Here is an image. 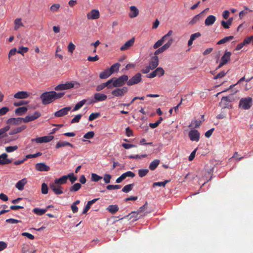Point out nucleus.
<instances>
[{
  "mask_svg": "<svg viewBox=\"0 0 253 253\" xmlns=\"http://www.w3.org/2000/svg\"><path fill=\"white\" fill-rule=\"evenodd\" d=\"M215 21L216 17L212 15H210L205 19V24L207 26H211L214 24Z\"/></svg>",
  "mask_w": 253,
  "mask_h": 253,
  "instance_id": "4be33fe9",
  "label": "nucleus"
},
{
  "mask_svg": "<svg viewBox=\"0 0 253 253\" xmlns=\"http://www.w3.org/2000/svg\"><path fill=\"white\" fill-rule=\"evenodd\" d=\"M114 83L113 86L114 87H119L124 85L126 82H127L128 77L127 75H124L118 78H114Z\"/></svg>",
  "mask_w": 253,
  "mask_h": 253,
  "instance_id": "7ed1b4c3",
  "label": "nucleus"
},
{
  "mask_svg": "<svg viewBox=\"0 0 253 253\" xmlns=\"http://www.w3.org/2000/svg\"><path fill=\"white\" fill-rule=\"evenodd\" d=\"M53 93L55 100L61 98L65 94L64 92L57 93L54 91H53Z\"/></svg>",
  "mask_w": 253,
  "mask_h": 253,
  "instance_id": "69168bd1",
  "label": "nucleus"
},
{
  "mask_svg": "<svg viewBox=\"0 0 253 253\" xmlns=\"http://www.w3.org/2000/svg\"><path fill=\"white\" fill-rule=\"evenodd\" d=\"M65 146H70L72 148L74 147L73 145L70 143V142H68L67 141H59L56 144L55 148L59 149L60 147Z\"/></svg>",
  "mask_w": 253,
  "mask_h": 253,
  "instance_id": "b1692460",
  "label": "nucleus"
},
{
  "mask_svg": "<svg viewBox=\"0 0 253 253\" xmlns=\"http://www.w3.org/2000/svg\"><path fill=\"white\" fill-rule=\"evenodd\" d=\"M41 99L44 105L51 103L55 100L53 91L43 92L41 95Z\"/></svg>",
  "mask_w": 253,
  "mask_h": 253,
  "instance_id": "f257e3e1",
  "label": "nucleus"
},
{
  "mask_svg": "<svg viewBox=\"0 0 253 253\" xmlns=\"http://www.w3.org/2000/svg\"><path fill=\"white\" fill-rule=\"evenodd\" d=\"M33 212L39 215H41L43 214L46 211V209H42L40 208H35L33 209Z\"/></svg>",
  "mask_w": 253,
  "mask_h": 253,
  "instance_id": "ea45409f",
  "label": "nucleus"
},
{
  "mask_svg": "<svg viewBox=\"0 0 253 253\" xmlns=\"http://www.w3.org/2000/svg\"><path fill=\"white\" fill-rule=\"evenodd\" d=\"M201 124V121L194 120L191 122V124H190L188 126V127H192L193 126H194V127L197 128L200 126Z\"/></svg>",
  "mask_w": 253,
  "mask_h": 253,
  "instance_id": "79ce46f5",
  "label": "nucleus"
},
{
  "mask_svg": "<svg viewBox=\"0 0 253 253\" xmlns=\"http://www.w3.org/2000/svg\"><path fill=\"white\" fill-rule=\"evenodd\" d=\"M27 126L25 125L21 126L20 127H18L17 128H15L12 130H11L9 134V135H14L16 133H18L19 132H20L25 129L26 128Z\"/></svg>",
  "mask_w": 253,
  "mask_h": 253,
  "instance_id": "cd10ccee",
  "label": "nucleus"
},
{
  "mask_svg": "<svg viewBox=\"0 0 253 253\" xmlns=\"http://www.w3.org/2000/svg\"><path fill=\"white\" fill-rule=\"evenodd\" d=\"M9 109L7 107H3L0 109V116L5 115Z\"/></svg>",
  "mask_w": 253,
  "mask_h": 253,
  "instance_id": "0e129e2a",
  "label": "nucleus"
},
{
  "mask_svg": "<svg viewBox=\"0 0 253 253\" xmlns=\"http://www.w3.org/2000/svg\"><path fill=\"white\" fill-rule=\"evenodd\" d=\"M94 133L93 131H91L86 133L84 135V137L85 139H91L93 137Z\"/></svg>",
  "mask_w": 253,
  "mask_h": 253,
  "instance_id": "e2e57ef3",
  "label": "nucleus"
},
{
  "mask_svg": "<svg viewBox=\"0 0 253 253\" xmlns=\"http://www.w3.org/2000/svg\"><path fill=\"white\" fill-rule=\"evenodd\" d=\"M253 99L250 97L242 98L239 102V107L244 110H248L252 105Z\"/></svg>",
  "mask_w": 253,
  "mask_h": 253,
  "instance_id": "f03ea898",
  "label": "nucleus"
},
{
  "mask_svg": "<svg viewBox=\"0 0 253 253\" xmlns=\"http://www.w3.org/2000/svg\"><path fill=\"white\" fill-rule=\"evenodd\" d=\"M54 181L55 184H58L61 186V185L65 184L67 182V176L63 175L59 178H56Z\"/></svg>",
  "mask_w": 253,
  "mask_h": 253,
  "instance_id": "bb28decb",
  "label": "nucleus"
},
{
  "mask_svg": "<svg viewBox=\"0 0 253 253\" xmlns=\"http://www.w3.org/2000/svg\"><path fill=\"white\" fill-rule=\"evenodd\" d=\"M120 67V64L119 63H116L114 64L113 65L111 66V67L108 69L110 72L111 73V74H113L114 72H117Z\"/></svg>",
  "mask_w": 253,
  "mask_h": 253,
  "instance_id": "473e14b6",
  "label": "nucleus"
},
{
  "mask_svg": "<svg viewBox=\"0 0 253 253\" xmlns=\"http://www.w3.org/2000/svg\"><path fill=\"white\" fill-rule=\"evenodd\" d=\"M22 19L21 18H16L14 20V29L15 30H18L20 27L23 26V24L22 22Z\"/></svg>",
  "mask_w": 253,
  "mask_h": 253,
  "instance_id": "e433bc0d",
  "label": "nucleus"
},
{
  "mask_svg": "<svg viewBox=\"0 0 253 253\" xmlns=\"http://www.w3.org/2000/svg\"><path fill=\"white\" fill-rule=\"evenodd\" d=\"M173 42V39L170 38L165 44L161 47L158 48V49L155 51L154 55L158 56V54L163 53L167 50L171 46Z\"/></svg>",
  "mask_w": 253,
  "mask_h": 253,
  "instance_id": "20e7f679",
  "label": "nucleus"
},
{
  "mask_svg": "<svg viewBox=\"0 0 253 253\" xmlns=\"http://www.w3.org/2000/svg\"><path fill=\"white\" fill-rule=\"evenodd\" d=\"M141 75L140 73H137L129 80H127V84L132 85L140 83L141 81Z\"/></svg>",
  "mask_w": 253,
  "mask_h": 253,
  "instance_id": "6e6552de",
  "label": "nucleus"
},
{
  "mask_svg": "<svg viewBox=\"0 0 253 253\" xmlns=\"http://www.w3.org/2000/svg\"><path fill=\"white\" fill-rule=\"evenodd\" d=\"M107 97L106 95L100 93H95L94 94V98L95 102L104 101L107 99Z\"/></svg>",
  "mask_w": 253,
  "mask_h": 253,
  "instance_id": "412c9836",
  "label": "nucleus"
},
{
  "mask_svg": "<svg viewBox=\"0 0 253 253\" xmlns=\"http://www.w3.org/2000/svg\"><path fill=\"white\" fill-rule=\"evenodd\" d=\"M157 76L161 77L164 75L165 71L161 67H158L155 70Z\"/></svg>",
  "mask_w": 253,
  "mask_h": 253,
  "instance_id": "09e8293b",
  "label": "nucleus"
},
{
  "mask_svg": "<svg viewBox=\"0 0 253 253\" xmlns=\"http://www.w3.org/2000/svg\"><path fill=\"white\" fill-rule=\"evenodd\" d=\"M234 38V37L232 36H228V37H225L224 38L222 39L221 40H219L217 44H222L224 43H226L229 41L232 40Z\"/></svg>",
  "mask_w": 253,
  "mask_h": 253,
  "instance_id": "58836bf2",
  "label": "nucleus"
},
{
  "mask_svg": "<svg viewBox=\"0 0 253 253\" xmlns=\"http://www.w3.org/2000/svg\"><path fill=\"white\" fill-rule=\"evenodd\" d=\"M27 111V108L26 107H21L17 108L15 110V112L18 115H22L26 113Z\"/></svg>",
  "mask_w": 253,
  "mask_h": 253,
  "instance_id": "4c0bfd02",
  "label": "nucleus"
},
{
  "mask_svg": "<svg viewBox=\"0 0 253 253\" xmlns=\"http://www.w3.org/2000/svg\"><path fill=\"white\" fill-rule=\"evenodd\" d=\"M65 90L69 89L74 87L75 85H77V87L79 86V84L77 82H68L63 84Z\"/></svg>",
  "mask_w": 253,
  "mask_h": 253,
  "instance_id": "c85d7f7f",
  "label": "nucleus"
},
{
  "mask_svg": "<svg viewBox=\"0 0 253 253\" xmlns=\"http://www.w3.org/2000/svg\"><path fill=\"white\" fill-rule=\"evenodd\" d=\"M135 176V173L131 171H128L122 174L120 177L117 178L116 182L117 183H121L123 180L126 179V177H133Z\"/></svg>",
  "mask_w": 253,
  "mask_h": 253,
  "instance_id": "f8f14e48",
  "label": "nucleus"
},
{
  "mask_svg": "<svg viewBox=\"0 0 253 253\" xmlns=\"http://www.w3.org/2000/svg\"><path fill=\"white\" fill-rule=\"evenodd\" d=\"M107 210L111 213L114 214L119 210V207L117 205H112L109 206Z\"/></svg>",
  "mask_w": 253,
  "mask_h": 253,
  "instance_id": "f704fd0d",
  "label": "nucleus"
},
{
  "mask_svg": "<svg viewBox=\"0 0 253 253\" xmlns=\"http://www.w3.org/2000/svg\"><path fill=\"white\" fill-rule=\"evenodd\" d=\"M29 96V93L27 91H18L14 95L15 98L25 99Z\"/></svg>",
  "mask_w": 253,
  "mask_h": 253,
  "instance_id": "5701e85b",
  "label": "nucleus"
},
{
  "mask_svg": "<svg viewBox=\"0 0 253 253\" xmlns=\"http://www.w3.org/2000/svg\"><path fill=\"white\" fill-rule=\"evenodd\" d=\"M100 13L98 10L92 9L86 14L88 19L95 20L99 18Z\"/></svg>",
  "mask_w": 253,
  "mask_h": 253,
  "instance_id": "ddd939ff",
  "label": "nucleus"
},
{
  "mask_svg": "<svg viewBox=\"0 0 253 253\" xmlns=\"http://www.w3.org/2000/svg\"><path fill=\"white\" fill-rule=\"evenodd\" d=\"M29 48L28 47L22 46L19 47L17 53L23 55L25 53L27 52Z\"/></svg>",
  "mask_w": 253,
  "mask_h": 253,
  "instance_id": "864d4df0",
  "label": "nucleus"
},
{
  "mask_svg": "<svg viewBox=\"0 0 253 253\" xmlns=\"http://www.w3.org/2000/svg\"><path fill=\"white\" fill-rule=\"evenodd\" d=\"M82 115L78 114L76 115L74 118L71 120V123L72 124L77 123L79 122L81 118H82Z\"/></svg>",
  "mask_w": 253,
  "mask_h": 253,
  "instance_id": "13d9d810",
  "label": "nucleus"
},
{
  "mask_svg": "<svg viewBox=\"0 0 253 253\" xmlns=\"http://www.w3.org/2000/svg\"><path fill=\"white\" fill-rule=\"evenodd\" d=\"M35 168L39 171H48L50 170V167L44 163L36 164Z\"/></svg>",
  "mask_w": 253,
  "mask_h": 253,
  "instance_id": "4468645a",
  "label": "nucleus"
},
{
  "mask_svg": "<svg viewBox=\"0 0 253 253\" xmlns=\"http://www.w3.org/2000/svg\"><path fill=\"white\" fill-rule=\"evenodd\" d=\"M231 53L229 51H225L221 58V60L226 64L230 60Z\"/></svg>",
  "mask_w": 253,
  "mask_h": 253,
  "instance_id": "c756f323",
  "label": "nucleus"
},
{
  "mask_svg": "<svg viewBox=\"0 0 253 253\" xmlns=\"http://www.w3.org/2000/svg\"><path fill=\"white\" fill-rule=\"evenodd\" d=\"M128 91V88L126 87H123L122 88H117L113 90L111 93L116 97H122L124 96Z\"/></svg>",
  "mask_w": 253,
  "mask_h": 253,
  "instance_id": "1a4fd4ad",
  "label": "nucleus"
},
{
  "mask_svg": "<svg viewBox=\"0 0 253 253\" xmlns=\"http://www.w3.org/2000/svg\"><path fill=\"white\" fill-rule=\"evenodd\" d=\"M121 187V186L120 185H108L106 186L107 189L109 190L118 189H120Z\"/></svg>",
  "mask_w": 253,
  "mask_h": 253,
  "instance_id": "bf43d9fd",
  "label": "nucleus"
},
{
  "mask_svg": "<svg viewBox=\"0 0 253 253\" xmlns=\"http://www.w3.org/2000/svg\"><path fill=\"white\" fill-rule=\"evenodd\" d=\"M98 200V198H96V199H94L91 201H88L86 205L85 206V207L82 212V213L85 214L89 210V209L90 208L91 205H92L93 204L95 203Z\"/></svg>",
  "mask_w": 253,
  "mask_h": 253,
  "instance_id": "a878e982",
  "label": "nucleus"
},
{
  "mask_svg": "<svg viewBox=\"0 0 253 253\" xmlns=\"http://www.w3.org/2000/svg\"><path fill=\"white\" fill-rule=\"evenodd\" d=\"M153 69L156 68L159 65V58L158 56L153 55L149 64Z\"/></svg>",
  "mask_w": 253,
  "mask_h": 253,
  "instance_id": "aec40b11",
  "label": "nucleus"
},
{
  "mask_svg": "<svg viewBox=\"0 0 253 253\" xmlns=\"http://www.w3.org/2000/svg\"><path fill=\"white\" fill-rule=\"evenodd\" d=\"M81 187V185L79 183H75L73 186H72L70 188V191L71 192H75L79 190Z\"/></svg>",
  "mask_w": 253,
  "mask_h": 253,
  "instance_id": "603ef678",
  "label": "nucleus"
},
{
  "mask_svg": "<svg viewBox=\"0 0 253 253\" xmlns=\"http://www.w3.org/2000/svg\"><path fill=\"white\" fill-rule=\"evenodd\" d=\"M85 103L86 100H85V99H83L82 100L79 101L75 105V107L73 109V111L75 112L79 110Z\"/></svg>",
  "mask_w": 253,
  "mask_h": 253,
  "instance_id": "72a5a7b5",
  "label": "nucleus"
},
{
  "mask_svg": "<svg viewBox=\"0 0 253 253\" xmlns=\"http://www.w3.org/2000/svg\"><path fill=\"white\" fill-rule=\"evenodd\" d=\"M102 178V177L97 175L96 173H92L91 179L92 181L94 182H98L99 180H101Z\"/></svg>",
  "mask_w": 253,
  "mask_h": 253,
  "instance_id": "a18cd8bd",
  "label": "nucleus"
},
{
  "mask_svg": "<svg viewBox=\"0 0 253 253\" xmlns=\"http://www.w3.org/2000/svg\"><path fill=\"white\" fill-rule=\"evenodd\" d=\"M75 49V44L72 43V42H70L68 45V49L69 52H70L71 53H72L74 51V50Z\"/></svg>",
  "mask_w": 253,
  "mask_h": 253,
  "instance_id": "774afa93",
  "label": "nucleus"
},
{
  "mask_svg": "<svg viewBox=\"0 0 253 253\" xmlns=\"http://www.w3.org/2000/svg\"><path fill=\"white\" fill-rule=\"evenodd\" d=\"M27 179L24 178L18 181L15 185V187L19 190L22 191L24 189V185L27 183Z\"/></svg>",
  "mask_w": 253,
  "mask_h": 253,
  "instance_id": "393cba45",
  "label": "nucleus"
},
{
  "mask_svg": "<svg viewBox=\"0 0 253 253\" xmlns=\"http://www.w3.org/2000/svg\"><path fill=\"white\" fill-rule=\"evenodd\" d=\"M134 186V184H129L126 185H125L122 189V191L124 193H128L130 191Z\"/></svg>",
  "mask_w": 253,
  "mask_h": 253,
  "instance_id": "a19ab883",
  "label": "nucleus"
},
{
  "mask_svg": "<svg viewBox=\"0 0 253 253\" xmlns=\"http://www.w3.org/2000/svg\"><path fill=\"white\" fill-rule=\"evenodd\" d=\"M48 188L47 184L45 183H43L42 184V193L43 194H46L48 193Z\"/></svg>",
  "mask_w": 253,
  "mask_h": 253,
  "instance_id": "4d7b16f0",
  "label": "nucleus"
},
{
  "mask_svg": "<svg viewBox=\"0 0 253 253\" xmlns=\"http://www.w3.org/2000/svg\"><path fill=\"white\" fill-rule=\"evenodd\" d=\"M231 100L227 96L222 97L219 104V106L222 108H232V105L230 104Z\"/></svg>",
  "mask_w": 253,
  "mask_h": 253,
  "instance_id": "423d86ee",
  "label": "nucleus"
},
{
  "mask_svg": "<svg viewBox=\"0 0 253 253\" xmlns=\"http://www.w3.org/2000/svg\"><path fill=\"white\" fill-rule=\"evenodd\" d=\"M201 17V13H199L195 15L192 20L190 21L189 24L191 25H194L200 19Z\"/></svg>",
  "mask_w": 253,
  "mask_h": 253,
  "instance_id": "37998d69",
  "label": "nucleus"
},
{
  "mask_svg": "<svg viewBox=\"0 0 253 253\" xmlns=\"http://www.w3.org/2000/svg\"><path fill=\"white\" fill-rule=\"evenodd\" d=\"M41 116V113L39 111H36L33 115H27L25 118H23L24 123H28L34 121Z\"/></svg>",
  "mask_w": 253,
  "mask_h": 253,
  "instance_id": "9b49d317",
  "label": "nucleus"
},
{
  "mask_svg": "<svg viewBox=\"0 0 253 253\" xmlns=\"http://www.w3.org/2000/svg\"><path fill=\"white\" fill-rule=\"evenodd\" d=\"M111 175L109 174H105L104 175L103 180L105 183L108 184L110 182Z\"/></svg>",
  "mask_w": 253,
  "mask_h": 253,
  "instance_id": "338daca9",
  "label": "nucleus"
},
{
  "mask_svg": "<svg viewBox=\"0 0 253 253\" xmlns=\"http://www.w3.org/2000/svg\"><path fill=\"white\" fill-rule=\"evenodd\" d=\"M134 41V38H131L126 42L125 43L120 47V50L122 51H124L128 49L133 45Z\"/></svg>",
  "mask_w": 253,
  "mask_h": 253,
  "instance_id": "dca6fc26",
  "label": "nucleus"
},
{
  "mask_svg": "<svg viewBox=\"0 0 253 253\" xmlns=\"http://www.w3.org/2000/svg\"><path fill=\"white\" fill-rule=\"evenodd\" d=\"M49 187L56 195H60L63 193V187L58 184H55L54 181L50 183Z\"/></svg>",
  "mask_w": 253,
  "mask_h": 253,
  "instance_id": "39448f33",
  "label": "nucleus"
},
{
  "mask_svg": "<svg viewBox=\"0 0 253 253\" xmlns=\"http://www.w3.org/2000/svg\"><path fill=\"white\" fill-rule=\"evenodd\" d=\"M160 164V160L156 159L152 161L149 165V169L151 170H155Z\"/></svg>",
  "mask_w": 253,
  "mask_h": 253,
  "instance_id": "c9c22d12",
  "label": "nucleus"
},
{
  "mask_svg": "<svg viewBox=\"0 0 253 253\" xmlns=\"http://www.w3.org/2000/svg\"><path fill=\"white\" fill-rule=\"evenodd\" d=\"M129 219H132L133 221H136L138 219V213L135 212H131L127 216Z\"/></svg>",
  "mask_w": 253,
  "mask_h": 253,
  "instance_id": "de8ad7c7",
  "label": "nucleus"
},
{
  "mask_svg": "<svg viewBox=\"0 0 253 253\" xmlns=\"http://www.w3.org/2000/svg\"><path fill=\"white\" fill-rule=\"evenodd\" d=\"M53 138V136L49 135L33 138L31 140V141L32 142H36L38 143H47L51 141Z\"/></svg>",
  "mask_w": 253,
  "mask_h": 253,
  "instance_id": "0eeeda50",
  "label": "nucleus"
},
{
  "mask_svg": "<svg viewBox=\"0 0 253 253\" xmlns=\"http://www.w3.org/2000/svg\"><path fill=\"white\" fill-rule=\"evenodd\" d=\"M71 109V107H64L54 113V116L56 117H61L67 115L69 111Z\"/></svg>",
  "mask_w": 253,
  "mask_h": 253,
  "instance_id": "2eb2a0df",
  "label": "nucleus"
},
{
  "mask_svg": "<svg viewBox=\"0 0 253 253\" xmlns=\"http://www.w3.org/2000/svg\"><path fill=\"white\" fill-rule=\"evenodd\" d=\"M100 116V114L99 113H92L89 115L88 120L92 121L98 118Z\"/></svg>",
  "mask_w": 253,
  "mask_h": 253,
  "instance_id": "49530a36",
  "label": "nucleus"
},
{
  "mask_svg": "<svg viewBox=\"0 0 253 253\" xmlns=\"http://www.w3.org/2000/svg\"><path fill=\"white\" fill-rule=\"evenodd\" d=\"M169 182V180H165L164 181H162V182H154L153 183V186L155 187V186H162V187H165V185H166V184L167 183H168Z\"/></svg>",
  "mask_w": 253,
  "mask_h": 253,
  "instance_id": "6e6d98bb",
  "label": "nucleus"
},
{
  "mask_svg": "<svg viewBox=\"0 0 253 253\" xmlns=\"http://www.w3.org/2000/svg\"><path fill=\"white\" fill-rule=\"evenodd\" d=\"M8 155L6 153H2L0 155V165H7L12 162V160L7 158Z\"/></svg>",
  "mask_w": 253,
  "mask_h": 253,
  "instance_id": "a211bd4d",
  "label": "nucleus"
},
{
  "mask_svg": "<svg viewBox=\"0 0 253 253\" xmlns=\"http://www.w3.org/2000/svg\"><path fill=\"white\" fill-rule=\"evenodd\" d=\"M147 155L146 154H143V155H130V156H128V158L129 159H141V158H145L147 157Z\"/></svg>",
  "mask_w": 253,
  "mask_h": 253,
  "instance_id": "680f3d73",
  "label": "nucleus"
},
{
  "mask_svg": "<svg viewBox=\"0 0 253 253\" xmlns=\"http://www.w3.org/2000/svg\"><path fill=\"white\" fill-rule=\"evenodd\" d=\"M23 122L22 118H11L6 121V124L12 125H18Z\"/></svg>",
  "mask_w": 253,
  "mask_h": 253,
  "instance_id": "f3484780",
  "label": "nucleus"
},
{
  "mask_svg": "<svg viewBox=\"0 0 253 253\" xmlns=\"http://www.w3.org/2000/svg\"><path fill=\"white\" fill-rule=\"evenodd\" d=\"M148 171V169H140L138 170V175L140 177H143L147 175Z\"/></svg>",
  "mask_w": 253,
  "mask_h": 253,
  "instance_id": "8fccbe9b",
  "label": "nucleus"
},
{
  "mask_svg": "<svg viewBox=\"0 0 253 253\" xmlns=\"http://www.w3.org/2000/svg\"><path fill=\"white\" fill-rule=\"evenodd\" d=\"M233 20V18H230L228 20L226 21L223 20L221 22V24L224 28L229 29L232 23Z\"/></svg>",
  "mask_w": 253,
  "mask_h": 253,
  "instance_id": "7c9ffc66",
  "label": "nucleus"
},
{
  "mask_svg": "<svg viewBox=\"0 0 253 253\" xmlns=\"http://www.w3.org/2000/svg\"><path fill=\"white\" fill-rule=\"evenodd\" d=\"M190 140L192 141H198L200 139V134L197 129H192L188 133Z\"/></svg>",
  "mask_w": 253,
  "mask_h": 253,
  "instance_id": "9d476101",
  "label": "nucleus"
},
{
  "mask_svg": "<svg viewBox=\"0 0 253 253\" xmlns=\"http://www.w3.org/2000/svg\"><path fill=\"white\" fill-rule=\"evenodd\" d=\"M66 176H67V179L69 178V179L72 183H74L77 179V177L74 176L73 173H70L67 175Z\"/></svg>",
  "mask_w": 253,
  "mask_h": 253,
  "instance_id": "052dcab7",
  "label": "nucleus"
},
{
  "mask_svg": "<svg viewBox=\"0 0 253 253\" xmlns=\"http://www.w3.org/2000/svg\"><path fill=\"white\" fill-rule=\"evenodd\" d=\"M60 7V5L58 3L52 4L50 7V10L53 12H57Z\"/></svg>",
  "mask_w": 253,
  "mask_h": 253,
  "instance_id": "3c124183",
  "label": "nucleus"
},
{
  "mask_svg": "<svg viewBox=\"0 0 253 253\" xmlns=\"http://www.w3.org/2000/svg\"><path fill=\"white\" fill-rule=\"evenodd\" d=\"M111 73L108 69L105 70L103 72L100 73L99 77L100 79H107L111 75Z\"/></svg>",
  "mask_w": 253,
  "mask_h": 253,
  "instance_id": "2f4dec72",
  "label": "nucleus"
},
{
  "mask_svg": "<svg viewBox=\"0 0 253 253\" xmlns=\"http://www.w3.org/2000/svg\"><path fill=\"white\" fill-rule=\"evenodd\" d=\"M165 41H166V40L162 37L161 39L155 42L153 45V47L155 49L159 48L163 44Z\"/></svg>",
  "mask_w": 253,
  "mask_h": 253,
  "instance_id": "c03bdc74",
  "label": "nucleus"
},
{
  "mask_svg": "<svg viewBox=\"0 0 253 253\" xmlns=\"http://www.w3.org/2000/svg\"><path fill=\"white\" fill-rule=\"evenodd\" d=\"M130 12L129 13V17L130 18H133L137 17L139 14V10L135 6H131L129 7Z\"/></svg>",
  "mask_w": 253,
  "mask_h": 253,
  "instance_id": "6ab92c4d",
  "label": "nucleus"
},
{
  "mask_svg": "<svg viewBox=\"0 0 253 253\" xmlns=\"http://www.w3.org/2000/svg\"><path fill=\"white\" fill-rule=\"evenodd\" d=\"M18 149V146L17 145H14L12 146H8L5 147V151L7 153H11L14 152Z\"/></svg>",
  "mask_w": 253,
  "mask_h": 253,
  "instance_id": "5fc2aeb1",
  "label": "nucleus"
}]
</instances>
